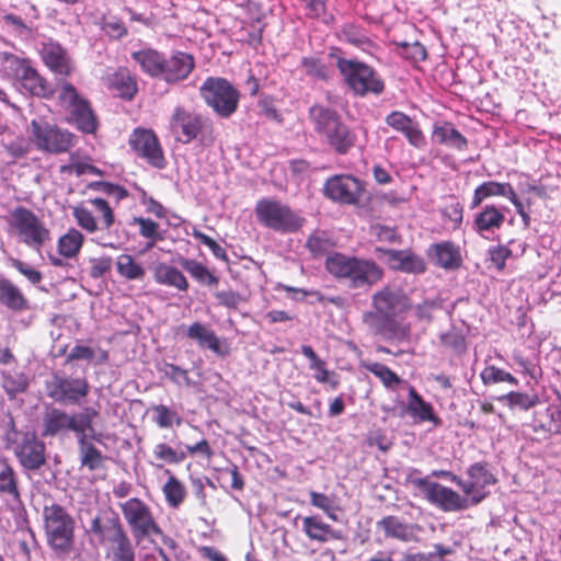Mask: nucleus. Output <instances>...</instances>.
<instances>
[{
    "instance_id": "1",
    "label": "nucleus",
    "mask_w": 561,
    "mask_h": 561,
    "mask_svg": "<svg viewBox=\"0 0 561 561\" xmlns=\"http://www.w3.org/2000/svg\"><path fill=\"white\" fill-rule=\"evenodd\" d=\"M412 308L411 298L403 289L385 285L370 298V309L363 312L362 323L374 335L386 340L404 341L410 336L411 328L398 320V316Z\"/></svg>"
},
{
    "instance_id": "2",
    "label": "nucleus",
    "mask_w": 561,
    "mask_h": 561,
    "mask_svg": "<svg viewBox=\"0 0 561 561\" xmlns=\"http://www.w3.org/2000/svg\"><path fill=\"white\" fill-rule=\"evenodd\" d=\"M130 56L145 75L168 85L185 81L196 67L195 57L183 50H173L170 56H165L162 51L148 47L133 51Z\"/></svg>"
},
{
    "instance_id": "3",
    "label": "nucleus",
    "mask_w": 561,
    "mask_h": 561,
    "mask_svg": "<svg viewBox=\"0 0 561 561\" xmlns=\"http://www.w3.org/2000/svg\"><path fill=\"white\" fill-rule=\"evenodd\" d=\"M324 267L334 279L351 289H370L385 277L383 268L376 261L341 252L329 253Z\"/></svg>"
},
{
    "instance_id": "4",
    "label": "nucleus",
    "mask_w": 561,
    "mask_h": 561,
    "mask_svg": "<svg viewBox=\"0 0 561 561\" xmlns=\"http://www.w3.org/2000/svg\"><path fill=\"white\" fill-rule=\"evenodd\" d=\"M308 118L320 139L336 154H347L356 145L355 131L330 106L314 103L308 110Z\"/></svg>"
},
{
    "instance_id": "5",
    "label": "nucleus",
    "mask_w": 561,
    "mask_h": 561,
    "mask_svg": "<svg viewBox=\"0 0 561 561\" xmlns=\"http://www.w3.org/2000/svg\"><path fill=\"white\" fill-rule=\"evenodd\" d=\"M8 231L19 242L39 251L50 239L51 233L45 221L31 208L18 205L4 217Z\"/></svg>"
},
{
    "instance_id": "6",
    "label": "nucleus",
    "mask_w": 561,
    "mask_h": 561,
    "mask_svg": "<svg viewBox=\"0 0 561 561\" xmlns=\"http://www.w3.org/2000/svg\"><path fill=\"white\" fill-rule=\"evenodd\" d=\"M46 542L58 556H68L75 547L76 522L66 507L57 503L43 507Z\"/></svg>"
},
{
    "instance_id": "7",
    "label": "nucleus",
    "mask_w": 561,
    "mask_h": 561,
    "mask_svg": "<svg viewBox=\"0 0 561 561\" xmlns=\"http://www.w3.org/2000/svg\"><path fill=\"white\" fill-rule=\"evenodd\" d=\"M336 68L355 96L380 95L386 90L385 80L379 72L364 61L336 57Z\"/></svg>"
},
{
    "instance_id": "8",
    "label": "nucleus",
    "mask_w": 561,
    "mask_h": 561,
    "mask_svg": "<svg viewBox=\"0 0 561 561\" xmlns=\"http://www.w3.org/2000/svg\"><path fill=\"white\" fill-rule=\"evenodd\" d=\"M58 101L68 112L67 122L79 131L93 135L99 128L98 116L91 102L82 96L69 81L57 82Z\"/></svg>"
},
{
    "instance_id": "9",
    "label": "nucleus",
    "mask_w": 561,
    "mask_h": 561,
    "mask_svg": "<svg viewBox=\"0 0 561 561\" xmlns=\"http://www.w3.org/2000/svg\"><path fill=\"white\" fill-rule=\"evenodd\" d=\"M254 214L261 226L279 233H295L306 222L299 211L273 198L259 199L254 207Z\"/></svg>"
},
{
    "instance_id": "10",
    "label": "nucleus",
    "mask_w": 561,
    "mask_h": 561,
    "mask_svg": "<svg viewBox=\"0 0 561 561\" xmlns=\"http://www.w3.org/2000/svg\"><path fill=\"white\" fill-rule=\"evenodd\" d=\"M7 447L13 450L20 466L28 471L39 470L47 461L46 445L34 432H19L14 421L5 435Z\"/></svg>"
},
{
    "instance_id": "11",
    "label": "nucleus",
    "mask_w": 561,
    "mask_h": 561,
    "mask_svg": "<svg viewBox=\"0 0 561 561\" xmlns=\"http://www.w3.org/2000/svg\"><path fill=\"white\" fill-rule=\"evenodd\" d=\"M98 415L99 412L91 407L71 415L61 409L50 408L43 416L42 435L44 437H55L62 432L70 431L78 437L83 432L92 433L94 432L93 420Z\"/></svg>"
},
{
    "instance_id": "12",
    "label": "nucleus",
    "mask_w": 561,
    "mask_h": 561,
    "mask_svg": "<svg viewBox=\"0 0 561 561\" xmlns=\"http://www.w3.org/2000/svg\"><path fill=\"white\" fill-rule=\"evenodd\" d=\"M205 104L219 117L228 118L239 107L240 92L226 78L208 77L199 88Z\"/></svg>"
},
{
    "instance_id": "13",
    "label": "nucleus",
    "mask_w": 561,
    "mask_h": 561,
    "mask_svg": "<svg viewBox=\"0 0 561 561\" xmlns=\"http://www.w3.org/2000/svg\"><path fill=\"white\" fill-rule=\"evenodd\" d=\"M30 127L31 139L39 151L60 154L77 145L78 138L73 133L45 119H33Z\"/></svg>"
},
{
    "instance_id": "14",
    "label": "nucleus",
    "mask_w": 561,
    "mask_h": 561,
    "mask_svg": "<svg viewBox=\"0 0 561 561\" xmlns=\"http://www.w3.org/2000/svg\"><path fill=\"white\" fill-rule=\"evenodd\" d=\"M77 225L89 233L108 230L115 222L114 209L102 197L88 198L72 207Z\"/></svg>"
},
{
    "instance_id": "15",
    "label": "nucleus",
    "mask_w": 561,
    "mask_h": 561,
    "mask_svg": "<svg viewBox=\"0 0 561 561\" xmlns=\"http://www.w3.org/2000/svg\"><path fill=\"white\" fill-rule=\"evenodd\" d=\"M411 484L423 492L425 499L443 512H458L467 510L471 504L466 496L460 495L451 488L438 482H432L427 477L409 478Z\"/></svg>"
},
{
    "instance_id": "16",
    "label": "nucleus",
    "mask_w": 561,
    "mask_h": 561,
    "mask_svg": "<svg viewBox=\"0 0 561 561\" xmlns=\"http://www.w3.org/2000/svg\"><path fill=\"white\" fill-rule=\"evenodd\" d=\"M119 507L136 539L162 534V529L156 522L151 508L142 500L131 497L121 503Z\"/></svg>"
},
{
    "instance_id": "17",
    "label": "nucleus",
    "mask_w": 561,
    "mask_h": 561,
    "mask_svg": "<svg viewBox=\"0 0 561 561\" xmlns=\"http://www.w3.org/2000/svg\"><path fill=\"white\" fill-rule=\"evenodd\" d=\"M11 67L15 80L26 93L45 100L54 96L53 85L32 66L30 59L11 56Z\"/></svg>"
},
{
    "instance_id": "18",
    "label": "nucleus",
    "mask_w": 561,
    "mask_h": 561,
    "mask_svg": "<svg viewBox=\"0 0 561 561\" xmlns=\"http://www.w3.org/2000/svg\"><path fill=\"white\" fill-rule=\"evenodd\" d=\"M47 396L61 404L80 405L90 393L85 377H70L55 374L46 386Z\"/></svg>"
},
{
    "instance_id": "19",
    "label": "nucleus",
    "mask_w": 561,
    "mask_h": 561,
    "mask_svg": "<svg viewBox=\"0 0 561 561\" xmlns=\"http://www.w3.org/2000/svg\"><path fill=\"white\" fill-rule=\"evenodd\" d=\"M131 150L149 165L156 169H164L167 160L160 140L150 128L137 127L128 138Z\"/></svg>"
},
{
    "instance_id": "20",
    "label": "nucleus",
    "mask_w": 561,
    "mask_h": 561,
    "mask_svg": "<svg viewBox=\"0 0 561 561\" xmlns=\"http://www.w3.org/2000/svg\"><path fill=\"white\" fill-rule=\"evenodd\" d=\"M322 192L343 205H357L365 192L363 182L352 174H335L325 180Z\"/></svg>"
},
{
    "instance_id": "21",
    "label": "nucleus",
    "mask_w": 561,
    "mask_h": 561,
    "mask_svg": "<svg viewBox=\"0 0 561 561\" xmlns=\"http://www.w3.org/2000/svg\"><path fill=\"white\" fill-rule=\"evenodd\" d=\"M204 122L201 113L178 105L169 118V129L178 141L186 145L203 131Z\"/></svg>"
},
{
    "instance_id": "22",
    "label": "nucleus",
    "mask_w": 561,
    "mask_h": 561,
    "mask_svg": "<svg viewBox=\"0 0 561 561\" xmlns=\"http://www.w3.org/2000/svg\"><path fill=\"white\" fill-rule=\"evenodd\" d=\"M529 425L537 440H548L561 435V391H556L552 403L535 410Z\"/></svg>"
},
{
    "instance_id": "23",
    "label": "nucleus",
    "mask_w": 561,
    "mask_h": 561,
    "mask_svg": "<svg viewBox=\"0 0 561 561\" xmlns=\"http://www.w3.org/2000/svg\"><path fill=\"white\" fill-rule=\"evenodd\" d=\"M467 474L469 480L465 481L460 478L459 488L465 495L470 497L468 499L470 504L477 505L488 495V492L484 491L485 486L496 483V478L489 471L486 465L482 462L471 465L467 470Z\"/></svg>"
},
{
    "instance_id": "24",
    "label": "nucleus",
    "mask_w": 561,
    "mask_h": 561,
    "mask_svg": "<svg viewBox=\"0 0 561 561\" xmlns=\"http://www.w3.org/2000/svg\"><path fill=\"white\" fill-rule=\"evenodd\" d=\"M375 252L379 257H386L389 268L407 274H423L426 271L425 260L412 250H394L376 248Z\"/></svg>"
},
{
    "instance_id": "25",
    "label": "nucleus",
    "mask_w": 561,
    "mask_h": 561,
    "mask_svg": "<svg viewBox=\"0 0 561 561\" xmlns=\"http://www.w3.org/2000/svg\"><path fill=\"white\" fill-rule=\"evenodd\" d=\"M386 124L394 131L401 134L408 144L415 149L426 147V137L420 123L401 111H392L385 118Z\"/></svg>"
},
{
    "instance_id": "26",
    "label": "nucleus",
    "mask_w": 561,
    "mask_h": 561,
    "mask_svg": "<svg viewBox=\"0 0 561 561\" xmlns=\"http://www.w3.org/2000/svg\"><path fill=\"white\" fill-rule=\"evenodd\" d=\"M44 65L54 73L70 77L75 71V65L68 51L58 43H45L41 51Z\"/></svg>"
},
{
    "instance_id": "27",
    "label": "nucleus",
    "mask_w": 561,
    "mask_h": 561,
    "mask_svg": "<svg viewBox=\"0 0 561 561\" xmlns=\"http://www.w3.org/2000/svg\"><path fill=\"white\" fill-rule=\"evenodd\" d=\"M107 89L116 94V96L131 101L137 95L138 77L129 68L122 66L106 77Z\"/></svg>"
},
{
    "instance_id": "28",
    "label": "nucleus",
    "mask_w": 561,
    "mask_h": 561,
    "mask_svg": "<svg viewBox=\"0 0 561 561\" xmlns=\"http://www.w3.org/2000/svg\"><path fill=\"white\" fill-rule=\"evenodd\" d=\"M505 207H497L494 204L484 205L476 215L472 222V229L481 237L486 233L499 231L505 222Z\"/></svg>"
},
{
    "instance_id": "29",
    "label": "nucleus",
    "mask_w": 561,
    "mask_h": 561,
    "mask_svg": "<svg viewBox=\"0 0 561 561\" xmlns=\"http://www.w3.org/2000/svg\"><path fill=\"white\" fill-rule=\"evenodd\" d=\"M186 336L219 356H227L230 353L229 346L222 344L216 333L202 322H193L186 330Z\"/></svg>"
},
{
    "instance_id": "30",
    "label": "nucleus",
    "mask_w": 561,
    "mask_h": 561,
    "mask_svg": "<svg viewBox=\"0 0 561 561\" xmlns=\"http://www.w3.org/2000/svg\"><path fill=\"white\" fill-rule=\"evenodd\" d=\"M408 390V413L420 423L430 422L434 427L442 426L443 420L435 413L433 405L425 401L413 386L409 385Z\"/></svg>"
},
{
    "instance_id": "31",
    "label": "nucleus",
    "mask_w": 561,
    "mask_h": 561,
    "mask_svg": "<svg viewBox=\"0 0 561 561\" xmlns=\"http://www.w3.org/2000/svg\"><path fill=\"white\" fill-rule=\"evenodd\" d=\"M0 305L14 313L25 312L31 308L23 290L7 277H0Z\"/></svg>"
},
{
    "instance_id": "32",
    "label": "nucleus",
    "mask_w": 561,
    "mask_h": 561,
    "mask_svg": "<svg viewBox=\"0 0 561 561\" xmlns=\"http://www.w3.org/2000/svg\"><path fill=\"white\" fill-rule=\"evenodd\" d=\"M302 531L309 540L320 543L343 538L340 530L324 523L318 515L302 517Z\"/></svg>"
},
{
    "instance_id": "33",
    "label": "nucleus",
    "mask_w": 561,
    "mask_h": 561,
    "mask_svg": "<svg viewBox=\"0 0 561 561\" xmlns=\"http://www.w3.org/2000/svg\"><path fill=\"white\" fill-rule=\"evenodd\" d=\"M428 254L444 270H457L462 264L460 249L453 241H442L430 247Z\"/></svg>"
},
{
    "instance_id": "34",
    "label": "nucleus",
    "mask_w": 561,
    "mask_h": 561,
    "mask_svg": "<svg viewBox=\"0 0 561 561\" xmlns=\"http://www.w3.org/2000/svg\"><path fill=\"white\" fill-rule=\"evenodd\" d=\"M432 139L438 145L463 151L468 147V139L455 128L451 122L436 123L433 126Z\"/></svg>"
},
{
    "instance_id": "35",
    "label": "nucleus",
    "mask_w": 561,
    "mask_h": 561,
    "mask_svg": "<svg viewBox=\"0 0 561 561\" xmlns=\"http://www.w3.org/2000/svg\"><path fill=\"white\" fill-rule=\"evenodd\" d=\"M301 353L310 360V369L314 370V379L321 383H329L335 390L340 386L339 376L327 368V363L321 359L310 345H302Z\"/></svg>"
},
{
    "instance_id": "36",
    "label": "nucleus",
    "mask_w": 561,
    "mask_h": 561,
    "mask_svg": "<svg viewBox=\"0 0 561 561\" xmlns=\"http://www.w3.org/2000/svg\"><path fill=\"white\" fill-rule=\"evenodd\" d=\"M105 558L108 561H135V548L125 529L107 543Z\"/></svg>"
},
{
    "instance_id": "37",
    "label": "nucleus",
    "mask_w": 561,
    "mask_h": 561,
    "mask_svg": "<svg viewBox=\"0 0 561 561\" xmlns=\"http://www.w3.org/2000/svg\"><path fill=\"white\" fill-rule=\"evenodd\" d=\"M122 530H124V526L117 516L105 520L100 516H95L90 524V531L98 538L101 545H107Z\"/></svg>"
},
{
    "instance_id": "38",
    "label": "nucleus",
    "mask_w": 561,
    "mask_h": 561,
    "mask_svg": "<svg viewBox=\"0 0 561 561\" xmlns=\"http://www.w3.org/2000/svg\"><path fill=\"white\" fill-rule=\"evenodd\" d=\"M513 190L511 183H501L496 181H486L478 185L473 192V196L470 203V208L476 209L485 199L494 196L507 197L510 192Z\"/></svg>"
},
{
    "instance_id": "39",
    "label": "nucleus",
    "mask_w": 561,
    "mask_h": 561,
    "mask_svg": "<svg viewBox=\"0 0 561 561\" xmlns=\"http://www.w3.org/2000/svg\"><path fill=\"white\" fill-rule=\"evenodd\" d=\"M153 278L160 285L174 287L181 291L188 289V282L184 274L176 267L165 263H160L156 266Z\"/></svg>"
},
{
    "instance_id": "40",
    "label": "nucleus",
    "mask_w": 561,
    "mask_h": 561,
    "mask_svg": "<svg viewBox=\"0 0 561 561\" xmlns=\"http://www.w3.org/2000/svg\"><path fill=\"white\" fill-rule=\"evenodd\" d=\"M88 433L89 432H83L78 436L80 462L82 467L88 468L90 471H95L103 467L106 456L87 440Z\"/></svg>"
},
{
    "instance_id": "41",
    "label": "nucleus",
    "mask_w": 561,
    "mask_h": 561,
    "mask_svg": "<svg viewBox=\"0 0 561 561\" xmlns=\"http://www.w3.org/2000/svg\"><path fill=\"white\" fill-rule=\"evenodd\" d=\"M117 274L128 282H141L146 276V268L141 262L131 254H121L115 262Z\"/></svg>"
},
{
    "instance_id": "42",
    "label": "nucleus",
    "mask_w": 561,
    "mask_h": 561,
    "mask_svg": "<svg viewBox=\"0 0 561 561\" xmlns=\"http://www.w3.org/2000/svg\"><path fill=\"white\" fill-rule=\"evenodd\" d=\"M0 493L9 495L15 502H21L18 478L13 467L7 459L0 457Z\"/></svg>"
},
{
    "instance_id": "43",
    "label": "nucleus",
    "mask_w": 561,
    "mask_h": 561,
    "mask_svg": "<svg viewBox=\"0 0 561 561\" xmlns=\"http://www.w3.org/2000/svg\"><path fill=\"white\" fill-rule=\"evenodd\" d=\"M180 265L199 284L208 287H216L219 283L218 277L211 273L204 264L193 259H181Z\"/></svg>"
},
{
    "instance_id": "44",
    "label": "nucleus",
    "mask_w": 561,
    "mask_h": 561,
    "mask_svg": "<svg viewBox=\"0 0 561 561\" xmlns=\"http://www.w3.org/2000/svg\"><path fill=\"white\" fill-rule=\"evenodd\" d=\"M83 242L84 236L78 229L70 228L58 239V253L66 259L76 257L80 252Z\"/></svg>"
},
{
    "instance_id": "45",
    "label": "nucleus",
    "mask_w": 561,
    "mask_h": 561,
    "mask_svg": "<svg viewBox=\"0 0 561 561\" xmlns=\"http://www.w3.org/2000/svg\"><path fill=\"white\" fill-rule=\"evenodd\" d=\"M170 474L167 482L162 486V492L168 505L172 508H179L186 497V488L184 483L175 476L171 474L170 470H165Z\"/></svg>"
},
{
    "instance_id": "46",
    "label": "nucleus",
    "mask_w": 561,
    "mask_h": 561,
    "mask_svg": "<svg viewBox=\"0 0 561 561\" xmlns=\"http://www.w3.org/2000/svg\"><path fill=\"white\" fill-rule=\"evenodd\" d=\"M377 525L383 530L387 538L408 541L411 537L410 527L402 523L397 516H386L380 519Z\"/></svg>"
},
{
    "instance_id": "47",
    "label": "nucleus",
    "mask_w": 561,
    "mask_h": 561,
    "mask_svg": "<svg viewBox=\"0 0 561 561\" xmlns=\"http://www.w3.org/2000/svg\"><path fill=\"white\" fill-rule=\"evenodd\" d=\"M365 368L375 375L387 389H393L397 386L407 383L393 370H391L382 363H368L365 365Z\"/></svg>"
},
{
    "instance_id": "48",
    "label": "nucleus",
    "mask_w": 561,
    "mask_h": 561,
    "mask_svg": "<svg viewBox=\"0 0 561 561\" xmlns=\"http://www.w3.org/2000/svg\"><path fill=\"white\" fill-rule=\"evenodd\" d=\"M133 224L139 226V234L145 239L150 240L147 243V248L150 249L154 247L158 241H162L163 237L159 232V224L153 221L150 218L144 217H134Z\"/></svg>"
},
{
    "instance_id": "49",
    "label": "nucleus",
    "mask_w": 561,
    "mask_h": 561,
    "mask_svg": "<svg viewBox=\"0 0 561 561\" xmlns=\"http://www.w3.org/2000/svg\"><path fill=\"white\" fill-rule=\"evenodd\" d=\"M71 162L62 164L59 168L61 174H75L76 176H82L84 174H93L98 176H104V172L98 167L81 160H76L73 156L70 157Z\"/></svg>"
},
{
    "instance_id": "50",
    "label": "nucleus",
    "mask_w": 561,
    "mask_h": 561,
    "mask_svg": "<svg viewBox=\"0 0 561 561\" xmlns=\"http://www.w3.org/2000/svg\"><path fill=\"white\" fill-rule=\"evenodd\" d=\"M153 457L168 465H179L186 458V454L182 450H176L167 443H158L152 450Z\"/></svg>"
},
{
    "instance_id": "51",
    "label": "nucleus",
    "mask_w": 561,
    "mask_h": 561,
    "mask_svg": "<svg viewBox=\"0 0 561 561\" xmlns=\"http://www.w3.org/2000/svg\"><path fill=\"white\" fill-rule=\"evenodd\" d=\"M482 382L488 385L499 383V382H507L514 386L518 385V380L511 373L505 371L502 368H499L494 365H489L484 367V369L480 374Z\"/></svg>"
},
{
    "instance_id": "52",
    "label": "nucleus",
    "mask_w": 561,
    "mask_h": 561,
    "mask_svg": "<svg viewBox=\"0 0 561 561\" xmlns=\"http://www.w3.org/2000/svg\"><path fill=\"white\" fill-rule=\"evenodd\" d=\"M88 188L111 196L116 203L128 198L130 195L124 186L107 181L91 182L88 184Z\"/></svg>"
},
{
    "instance_id": "53",
    "label": "nucleus",
    "mask_w": 561,
    "mask_h": 561,
    "mask_svg": "<svg viewBox=\"0 0 561 561\" xmlns=\"http://www.w3.org/2000/svg\"><path fill=\"white\" fill-rule=\"evenodd\" d=\"M152 410L156 413L153 421L160 428H171L173 425L182 424V417L164 404L153 405Z\"/></svg>"
},
{
    "instance_id": "54",
    "label": "nucleus",
    "mask_w": 561,
    "mask_h": 561,
    "mask_svg": "<svg viewBox=\"0 0 561 561\" xmlns=\"http://www.w3.org/2000/svg\"><path fill=\"white\" fill-rule=\"evenodd\" d=\"M28 381L24 374H3L2 387L10 398H14L18 393H22L27 389Z\"/></svg>"
},
{
    "instance_id": "55",
    "label": "nucleus",
    "mask_w": 561,
    "mask_h": 561,
    "mask_svg": "<svg viewBox=\"0 0 561 561\" xmlns=\"http://www.w3.org/2000/svg\"><path fill=\"white\" fill-rule=\"evenodd\" d=\"M398 53L405 59L419 62L427 57L425 47L420 42H396Z\"/></svg>"
},
{
    "instance_id": "56",
    "label": "nucleus",
    "mask_w": 561,
    "mask_h": 561,
    "mask_svg": "<svg viewBox=\"0 0 561 561\" xmlns=\"http://www.w3.org/2000/svg\"><path fill=\"white\" fill-rule=\"evenodd\" d=\"M440 344L455 352L456 354H462L467 350L466 339L461 332L456 329H451L439 335Z\"/></svg>"
},
{
    "instance_id": "57",
    "label": "nucleus",
    "mask_w": 561,
    "mask_h": 561,
    "mask_svg": "<svg viewBox=\"0 0 561 561\" xmlns=\"http://www.w3.org/2000/svg\"><path fill=\"white\" fill-rule=\"evenodd\" d=\"M310 504L321 511L333 522H337L336 511L337 506H334L333 501L324 493L310 491Z\"/></svg>"
},
{
    "instance_id": "58",
    "label": "nucleus",
    "mask_w": 561,
    "mask_h": 561,
    "mask_svg": "<svg viewBox=\"0 0 561 561\" xmlns=\"http://www.w3.org/2000/svg\"><path fill=\"white\" fill-rule=\"evenodd\" d=\"M306 247L317 257L329 253L334 243L324 234L313 233L307 239Z\"/></svg>"
},
{
    "instance_id": "59",
    "label": "nucleus",
    "mask_w": 561,
    "mask_h": 561,
    "mask_svg": "<svg viewBox=\"0 0 561 561\" xmlns=\"http://www.w3.org/2000/svg\"><path fill=\"white\" fill-rule=\"evenodd\" d=\"M8 261L10 266L23 275L31 284L37 285L43 280L42 272L22 260L10 256Z\"/></svg>"
},
{
    "instance_id": "60",
    "label": "nucleus",
    "mask_w": 561,
    "mask_h": 561,
    "mask_svg": "<svg viewBox=\"0 0 561 561\" xmlns=\"http://www.w3.org/2000/svg\"><path fill=\"white\" fill-rule=\"evenodd\" d=\"M500 400L505 401L511 408L528 410L537 404L538 397L529 396L523 392L512 391L507 394L502 396Z\"/></svg>"
},
{
    "instance_id": "61",
    "label": "nucleus",
    "mask_w": 561,
    "mask_h": 561,
    "mask_svg": "<svg viewBox=\"0 0 561 561\" xmlns=\"http://www.w3.org/2000/svg\"><path fill=\"white\" fill-rule=\"evenodd\" d=\"M162 371L164 375L174 383L186 387L192 386V379L188 376V370L184 369L175 364L165 363Z\"/></svg>"
},
{
    "instance_id": "62",
    "label": "nucleus",
    "mask_w": 561,
    "mask_h": 561,
    "mask_svg": "<svg viewBox=\"0 0 561 561\" xmlns=\"http://www.w3.org/2000/svg\"><path fill=\"white\" fill-rule=\"evenodd\" d=\"M301 66L308 76L321 80L328 79V67L322 62L320 58L304 57L301 59Z\"/></svg>"
},
{
    "instance_id": "63",
    "label": "nucleus",
    "mask_w": 561,
    "mask_h": 561,
    "mask_svg": "<svg viewBox=\"0 0 561 561\" xmlns=\"http://www.w3.org/2000/svg\"><path fill=\"white\" fill-rule=\"evenodd\" d=\"M342 33L345 41L356 47H365L371 45L369 37L355 25H345L342 28Z\"/></svg>"
},
{
    "instance_id": "64",
    "label": "nucleus",
    "mask_w": 561,
    "mask_h": 561,
    "mask_svg": "<svg viewBox=\"0 0 561 561\" xmlns=\"http://www.w3.org/2000/svg\"><path fill=\"white\" fill-rule=\"evenodd\" d=\"M512 255V250L506 245L499 244L490 248L489 256L491 263L496 267L499 272L504 271L506 266V260Z\"/></svg>"
}]
</instances>
